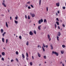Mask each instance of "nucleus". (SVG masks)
Masks as SVG:
<instances>
[{"label": "nucleus", "mask_w": 66, "mask_h": 66, "mask_svg": "<svg viewBox=\"0 0 66 66\" xmlns=\"http://www.w3.org/2000/svg\"><path fill=\"white\" fill-rule=\"evenodd\" d=\"M52 53H53V54H55V55H56V56H58V55H59V54L57 53H56V52H54L53 51Z\"/></svg>", "instance_id": "obj_1"}, {"label": "nucleus", "mask_w": 66, "mask_h": 66, "mask_svg": "<svg viewBox=\"0 0 66 66\" xmlns=\"http://www.w3.org/2000/svg\"><path fill=\"white\" fill-rule=\"evenodd\" d=\"M56 5L57 6H60V3H59V2H58L57 3H56Z\"/></svg>", "instance_id": "obj_2"}, {"label": "nucleus", "mask_w": 66, "mask_h": 66, "mask_svg": "<svg viewBox=\"0 0 66 66\" xmlns=\"http://www.w3.org/2000/svg\"><path fill=\"white\" fill-rule=\"evenodd\" d=\"M50 46L51 47V49H53V46H52V44H50Z\"/></svg>", "instance_id": "obj_3"}, {"label": "nucleus", "mask_w": 66, "mask_h": 66, "mask_svg": "<svg viewBox=\"0 0 66 66\" xmlns=\"http://www.w3.org/2000/svg\"><path fill=\"white\" fill-rule=\"evenodd\" d=\"M29 34L30 35H33V34L32 33V32L30 31L29 32Z\"/></svg>", "instance_id": "obj_4"}, {"label": "nucleus", "mask_w": 66, "mask_h": 66, "mask_svg": "<svg viewBox=\"0 0 66 66\" xmlns=\"http://www.w3.org/2000/svg\"><path fill=\"white\" fill-rule=\"evenodd\" d=\"M58 33L57 34V36H61V32H58Z\"/></svg>", "instance_id": "obj_5"}, {"label": "nucleus", "mask_w": 66, "mask_h": 66, "mask_svg": "<svg viewBox=\"0 0 66 66\" xmlns=\"http://www.w3.org/2000/svg\"><path fill=\"white\" fill-rule=\"evenodd\" d=\"M40 27H41V25H40L38 27V28L39 30H41Z\"/></svg>", "instance_id": "obj_6"}, {"label": "nucleus", "mask_w": 66, "mask_h": 66, "mask_svg": "<svg viewBox=\"0 0 66 66\" xmlns=\"http://www.w3.org/2000/svg\"><path fill=\"white\" fill-rule=\"evenodd\" d=\"M38 56H39V57H40L41 56L40 54H39V52L38 53Z\"/></svg>", "instance_id": "obj_7"}, {"label": "nucleus", "mask_w": 66, "mask_h": 66, "mask_svg": "<svg viewBox=\"0 0 66 66\" xmlns=\"http://www.w3.org/2000/svg\"><path fill=\"white\" fill-rule=\"evenodd\" d=\"M5 3H2V5H4V6L6 7V5L5 4Z\"/></svg>", "instance_id": "obj_8"}, {"label": "nucleus", "mask_w": 66, "mask_h": 66, "mask_svg": "<svg viewBox=\"0 0 66 66\" xmlns=\"http://www.w3.org/2000/svg\"><path fill=\"white\" fill-rule=\"evenodd\" d=\"M1 31L2 33H3L4 31L3 30V29H1Z\"/></svg>", "instance_id": "obj_9"}, {"label": "nucleus", "mask_w": 66, "mask_h": 66, "mask_svg": "<svg viewBox=\"0 0 66 66\" xmlns=\"http://www.w3.org/2000/svg\"><path fill=\"white\" fill-rule=\"evenodd\" d=\"M47 20H46V19H44V22H45V23H47Z\"/></svg>", "instance_id": "obj_10"}, {"label": "nucleus", "mask_w": 66, "mask_h": 66, "mask_svg": "<svg viewBox=\"0 0 66 66\" xmlns=\"http://www.w3.org/2000/svg\"><path fill=\"white\" fill-rule=\"evenodd\" d=\"M6 34V32H4L3 34L2 35L3 37H4L5 36L4 34Z\"/></svg>", "instance_id": "obj_11"}, {"label": "nucleus", "mask_w": 66, "mask_h": 66, "mask_svg": "<svg viewBox=\"0 0 66 66\" xmlns=\"http://www.w3.org/2000/svg\"><path fill=\"white\" fill-rule=\"evenodd\" d=\"M22 57H23V59H24V57H25L24 55H23V54H22Z\"/></svg>", "instance_id": "obj_12"}, {"label": "nucleus", "mask_w": 66, "mask_h": 66, "mask_svg": "<svg viewBox=\"0 0 66 66\" xmlns=\"http://www.w3.org/2000/svg\"><path fill=\"white\" fill-rule=\"evenodd\" d=\"M35 14H31V16H32V17H34L35 16Z\"/></svg>", "instance_id": "obj_13"}, {"label": "nucleus", "mask_w": 66, "mask_h": 66, "mask_svg": "<svg viewBox=\"0 0 66 66\" xmlns=\"http://www.w3.org/2000/svg\"><path fill=\"white\" fill-rule=\"evenodd\" d=\"M6 26L7 28H8V24H7V22H6Z\"/></svg>", "instance_id": "obj_14"}, {"label": "nucleus", "mask_w": 66, "mask_h": 66, "mask_svg": "<svg viewBox=\"0 0 66 66\" xmlns=\"http://www.w3.org/2000/svg\"><path fill=\"white\" fill-rule=\"evenodd\" d=\"M42 49L43 50V51H44V52H45V48H44V47L43 46H42Z\"/></svg>", "instance_id": "obj_15"}, {"label": "nucleus", "mask_w": 66, "mask_h": 66, "mask_svg": "<svg viewBox=\"0 0 66 66\" xmlns=\"http://www.w3.org/2000/svg\"><path fill=\"white\" fill-rule=\"evenodd\" d=\"M2 55H5V53L4 52H3L2 53Z\"/></svg>", "instance_id": "obj_16"}, {"label": "nucleus", "mask_w": 66, "mask_h": 66, "mask_svg": "<svg viewBox=\"0 0 66 66\" xmlns=\"http://www.w3.org/2000/svg\"><path fill=\"white\" fill-rule=\"evenodd\" d=\"M61 54H63L64 53V51H61Z\"/></svg>", "instance_id": "obj_17"}, {"label": "nucleus", "mask_w": 66, "mask_h": 66, "mask_svg": "<svg viewBox=\"0 0 66 66\" xmlns=\"http://www.w3.org/2000/svg\"><path fill=\"white\" fill-rule=\"evenodd\" d=\"M30 64L31 66L32 65H33V63H32V62H30Z\"/></svg>", "instance_id": "obj_18"}, {"label": "nucleus", "mask_w": 66, "mask_h": 66, "mask_svg": "<svg viewBox=\"0 0 66 66\" xmlns=\"http://www.w3.org/2000/svg\"><path fill=\"white\" fill-rule=\"evenodd\" d=\"M39 24H40L41 23V21H40V20H39L38 21Z\"/></svg>", "instance_id": "obj_19"}, {"label": "nucleus", "mask_w": 66, "mask_h": 66, "mask_svg": "<svg viewBox=\"0 0 66 66\" xmlns=\"http://www.w3.org/2000/svg\"><path fill=\"white\" fill-rule=\"evenodd\" d=\"M14 22L16 24H17V23H18V21H16V20H14Z\"/></svg>", "instance_id": "obj_20"}, {"label": "nucleus", "mask_w": 66, "mask_h": 66, "mask_svg": "<svg viewBox=\"0 0 66 66\" xmlns=\"http://www.w3.org/2000/svg\"><path fill=\"white\" fill-rule=\"evenodd\" d=\"M47 37L48 39H49V38H50V35H49V34H48L47 35Z\"/></svg>", "instance_id": "obj_21"}, {"label": "nucleus", "mask_w": 66, "mask_h": 66, "mask_svg": "<svg viewBox=\"0 0 66 66\" xmlns=\"http://www.w3.org/2000/svg\"><path fill=\"white\" fill-rule=\"evenodd\" d=\"M26 44L27 46L29 45V42L27 41V42L26 43Z\"/></svg>", "instance_id": "obj_22"}, {"label": "nucleus", "mask_w": 66, "mask_h": 66, "mask_svg": "<svg viewBox=\"0 0 66 66\" xmlns=\"http://www.w3.org/2000/svg\"><path fill=\"white\" fill-rule=\"evenodd\" d=\"M43 45L44 47L45 48V47H46V45H45L44 44H43Z\"/></svg>", "instance_id": "obj_23"}, {"label": "nucleus", "mask_w": 66, "mask_h": 66, "mask_svg": "<svg viewBox=\"0 0 66 66\" xmlns=\"http://www.w3.org/2000/svg\"><path fill=\"white\" fill-rule=\"evenodd\" d=\"M4 38H2V41L3 43H4Z\"/></svg>", "instance_id": "obj_24"}, {"label": "nucleus", "mask_w": 66, "mask_h": 66, "mask_svg": "<svg viewBox=\"0 0 66 66\" xmlns=\"http://www.w3.org/2000/svg\"><path fill=\"white\" fill-rule=\"evenodd\" d=\"M62 47L63 48H65L66 47V46H65L64 45H62Z\"/></svg>", "instance_id": "obj_25"}, {"label": "nucleus", "mask_w": 66, "mask_h": 66, "mask_svg": "<svg viewBox=\"0 0 66 66\" xmlns=\"http://www.w3.org/2000/svg\"><path fill=\"white\" fill-rule=\"evenodd\" d=\"M28 19H30V16L28 15Z\"/></svg>", "instance_id": "obj_26"}, {"label": "nucleus", "mask_w": 66, "mask_h": 66, "mask_svg": "<svg viewBox=\"0 0 66 66\" xmlns=\"http://www.w3.org/2000/svg\"><path fill=\"white\" fill-rule=\"evenodd\" d=\"M56 23H57V25H59V23L58 22H56Z\"/></svg>", "instance_id": "obj_27"}, {"label": "nucleus", "mask_w": 66, "mask_h": 66, "mask_svg": "<svg viewBox=\"0 0 66 66\" xmlns=\"http://www.w3.org/2000/svg\"><path fill=\"white\" fill-rule=\"evenodd\" d=\"M34 33L35 34H36V31L35 30H34Z\"/></svg>", "instance_id": "obj_28"}, {"label": "nucleus", "mask_w": 66, "mask_h": 66, "mask_svg": "<svg viewBox=\"0 0 66 66\" xmlns=\"http://www.w3.org/2000/svg\"><path fill=\"white\" fill-rule=\"evenodd\" d=\"M26 56L27 57H29V56H28V53H26Z\"/></svg>", "instance_id": "obj_29"}, {"label": "nucleus", "mask_w": 66, "mask_h": 66, "mask_svg": "<svg viewBox=\"0 0 66 66\" xmlns=\"http://www.w3.org/2000/svg\"><path fill=\"white\" fill-rule=\"evenodd\" d=\"M16 54L17 55H18V51H16Z\"/></svg>", "instance_id": "obj_30"}, {"label": "nucleus", "mask_w": 66, "mask_h": 66, "mask_svg": "<svg viewBox=\"0 0 66 66\" xmlns=\"http://www.w3.org/2000/svg\"><path fill=\"white\" fill-rule=\"evenodd\" d=\"M41 3V1L40 0L39 1V5H40Z\"/></svg>", "instance_id": "obj_31"}, {"label": "nucleus", "mask_w": 66, "mask_h": 66, "mask_svg": "<svg viewBox=\"0 0 66 66\" xmlns=\"http://www.w3.org/2000/svg\"><path fill=\"white\" fill-rule=\"evenodd\" d=\"M44 57L45 59H46V56H44Z\"/></svg>", "instance_id": "obj_32"}, {"label": "nucleus", "mask_w": 66, "mask_h": 66, "mask_svg": "<svg viewBox=\"0 0 66 66\" xmlns=\"http://www.w3.org/2000/svg\"><path fill=\"white\" fill-rule=\"evenodd\" d=\"M19 38L20 39H22L21 36H20L19 37Z\"/></svg>", "instance_id": "obj_33"}, {"label": "nucleus", "mask_w": 66, "mask_h": 66, "mask_svg": "<svg viewBox=\"0 0 66 66\" xmlns=\"http://www.w3.org/2000/svg\"><path fill=\"white\" fill-rule=\"evenodd\" d=\"M30 6L31 7H33V8H34V7L33 6V5H32L31 4Z\"/></svg>", "instance_id": "obj_34"}, {"label": "nucleus", "mask_w": 66, "mask_h": 66, "mask_svg": "<svg viewBox=\"0 0 66 66\" xmlns=\"http://www.w3.org/2000/svg\"><path fill=\"white\" fill-rule=\"evenodd\" d=\"M30 2H28L27 3V4H30Z\"/></svg>", "instance_id": "obj_35"}, {"label": "nucleus", "mask_w": 66, "mask_h": 66, "mask_svg": "<svg viewBox=\"0 0 66 66\" xmlns=\"http://www.w3.org/2000/svg\"><path fill=\"white\" fill-rule=\"evenodd\" d=\"M2 60H3V61H4V58L3 57H2L1 59Z\"/></svg>", "instance_id": "obj_36"}, {"label": "nucleus", "mask_w": 66, "mask_h": 66, "mask_svg": "<svg viewBox=\"0 0 66 66\" xmlns=\"http://www.w3.org/2000/svg\"><path fill=\"white\" fill-rule=\"evenodd\" d=\"M40 20L41 22H43V19H41V20Z\"/></svg>", "instance_id": "obj_37"}, {"label": "nucleus", "mask_w": 66, "mask_h": 66, "mask_svg": "<svg viewBox=\"0 0 66 66\" xmlns=\"http://www.w3.org/2000/svg\"><path fill=\"white\" fill-rule=\"evenodd\" d=\"M15 19L17 20V19H18V17L16 16L15 18Z\"/></svg>", "instance_id": "obj_38"}, {"label": "nucleus", "mask_w": 66, "mask_h": 66, "mask_svg": "<svg viewBox=\"0 0 66 66\" xmlns=\"http://www.w3.org/2000/svg\"><path fill=\"white\" fill-rule=\"evenodd\" d=\"M46 9L47 11H48V7H46Z\"/></svg>", "instance_id": "obj_39"}, {"label": "nucleus", "mask_w": 66, "mask_h": 66, "mask_svg": "<svg viewBox=\"0 0 66 66\" xmlns=\"http://www.w3.org/2000/svg\"><path fill=\"white\" fill-rule=\"evenodd\" d=\"M56 20H57L58 21H59V19H58V18H56Z\"/></svg>", "instance_id": "obj_40"}, {"label": "nucleus", "mask_w": 66, "mask_h": 66, "mask_svg": "<svg viewBox=\"0 0 66 66\" xmlns=\"http://www.w3.org/2000/svg\"><path fill=\"white\" fill-rule=\"evenodd\" d=\"M62 26L63 27H65V25H64V24H62Z\"/></svg>", "instance_id": "obj_41"}, {"label": "nucleus", "mask_w": 66, "mask_h": 66, "mask_svg": "<svg viewBox=\"0 0 66 66\" xmlns=\"http://www.w3.org/2000/svg\"><path fill=\"white\" fill-rule=\"evenodd\" d=\"M28 8L29 9H31V7H30V6H28Z\"/></svg>", "instance_id": "obj_42"}, {"label": "nucleus", "mask_w": 66, "mask_h": 66, "mask_svg": "<svg viewBox=\"0 0 66 66\" xmlns=\"http://www.w3.org/2000/svg\"><path fill=\"white\" fill-rule=\"evenodd\" d=\"M59 38V37L58 36H56V38L57 39H58Z\"/></svg>", "instance_id": "obj_43"}, {"label": "nucleus", "mask_w": 66, "mask_h": 66, "mask_svg": "<svg viewBox=\"0 0 66 66\" xmlns=\"http://www.w3.org/2000/svg\"><path fill=\"white\" fill-rule=\"evenodd\" d=\"M16 60V61L17 62H18V59L17 58H16L15 59Z\"/></svg>", "instance_id": "obj_44"}, {"label": "nucleus", "mask_w": 66, "mask_h": 66, "mask_svg": "<svg viewBox=\"0 0 66 66\" xmlns=\"http://www.w3.org/2000/svg\"><path fill=\"white\" fill-rule=\"evenodd\" d=\"M65 7H63V9H64V10H65Z\"/></svg>", "instance_id": "obj_45"}, {"label": "nucleus", "mask_w": 66, "mask_h": 66, "mask_svg": "<svg viewBox=\"0 0 66 66\" xmlns=\"http://www.w3.org/2000/svg\"><path fill=\"white\" fill-rule=\"evenodd\" d=\"M8 40L7 39H6V43H7V42H8Z\"/></svg>", "instance_id": "obj_46"}, {"label": "nucleus", "mask_w": 66, "mask_h": 66, "mask_svg": "<svg viewBox=\"0 0 66 66\" xmlns=\"http://www.w3.org/2000/svg\"><path fill=\"white\" fill-rule=\"evenodd\" d=\"M25 17L26 19H27V15H25Z\"/></svg>", "instance_id": "obj_47"}, {"label": "nucleus", "mask_w": 66, "mask_h": 66, "mask_svg": "<svg viewBox=\"0 0 66 66\" xmlns=\"http://www.w3.org/2000/svg\"><path fill=\"white\" fill-rule=\"evenodd\" d=\"M55 28H56V27H57V26H56V24H55Z\"/></svg>", "instance_id": "obj_48"}, {"label": "nucleus", "mask_w": 66, "mask_h": 66, "mask_svg": "<svg viewBox=\"0 0 66 66\" xmlns=\"http://www.w3.org/2000/svg\"><path fill=\"white\" fill-rule=\"evenodd\" d=\"M62 65L63 66H65V64H64L63 63L62 64Z\"/></svg>", "instance_id": "obj_49"}, {"label": "nucleus", "mask_w": 66, "mask_h": 66, "mask_svg": "<svg viewBox=\"0 0 66 66\" xmlns=\"http://www.w3.org/2000/svg\"><path fill=\"white\" fill-rule=\"evenodd\" d=\"M1 16H2L3 17L4 16V14H2Z\"/></svg>", "instance_id": "obj_50"}, {"label": "nucleus", "mask_w": 66, "mask_h": 66, "mask_svg": "<svg viewBox=\"0 0 66 66\" xmlns=\"http://www.w3.org/2000/svg\"><path fill=\"white\" fill-rule=\"evenodd\" d=\"M13 61H14V60H11V62H13Z\"/></svg>", "instance_id": "obj_51"}, {"label": "nucleus", "mask_w": 66, "mask_h": 66, "mask_svg": "<svg viewBox=\"0 0 66 66\" xmlns=\"http://www.w3.org/2000/svg\"><path fill=\"white\" fill-rule=\"evenodd\" d=\"M57 13H58V14H59V13H60V11H58L57 12Z\"/></svg>", "instance_id": "obj_52"}, {"label": "nucleus", "mask_w": 66, "mask_h": 66, "mask_svg": "<svg viewBox=\"0 0 66 66\" xmlns=\"http://www.w3.org/2000/svg\"><path fill=\"white\" fill-rule=\"evenodd\" d=\"M48 39H49V41H50V40H51V38H50Z\"/></svg>", "instance_id": "obj_53"}, {"label": "nucleus", "mask_w": 66, "mask_h": 66, "mask_svg": "<svg viewBox=\"0 0 66 66\" xmlns=\"http://www.w3.org/2000/svg\"><path fill=\"white\" fill-rule=\"evenodd\" d=\"M32 57L33 60H34V57H33V56H32Z\"/></svg>", "instance_id": "obj_54"}, {"label": "nucleus", "mask_w": 66, "mask_h": 66, "mask_svg": "<svg viewBox=\"0 0 66 66\" xmlns=\"http://www.w3.org/2000/svg\"><path fill=\"white\" fill-rule=\"evenodd\" d=\"M58 27L59 29H60V26H58Z\"/></svg>", "instance_id": "obj_55"}, {"label": "nucleus", "mask_w": 66, "mask_h": 66, "mask_svg": "<svg viewBox=\"0 0 66 66\" xmlns=\"http://www.w3.org/2000/svg\"><path fill=\"white\" fill-rule=\"evenodd\" d=\"M45 47H46V48H48V45H46Z\"/></svg>", "instance_id": "obj_56"}, {"label": "nucleus", "mask_w": 66, "mask_h": 66, "mask_svg": "<svg viewBox=\"0 0 66 66\" xmlns=\"http://www.w3.org/2000/svg\"><path fill=\"white\" fill-rule=\"evenodd\" d=\"M26 60H27V61H28V60H29V59L28 58V57H26Z\"/></svg>", "instance_id": "obj_57"}, {"label": "nucleus", "mask_w": 66, "mask_h": 66, "mask_svg": "<svg viewBox=\"0 0 66 66\" xmlns=\"http://www.w3.org/2000/svg\"><path fill=\"white\" fill-rule=\"evenodd\" d=\"M10 20H12V17L11 16L10 17Z\"/></svg>", "instance_id": "obj_58"}, {"label": "nucleus", "mask_w": 66, "mask_h": 66, "mask_svg": "<svg viewBox=\"0 0 66 66\" xmlns=\"http://www.w3.org/2000/svg\"><path fill=\"white\" fill-rule=\"evenodd\" d=\"M42 34H44V32H42Z\"/></svg>", "instance_id": "obj_59"}, {"label": "nucleus", "mask_w": 66, "mask_h": 66, "mask_svg": "<svg viewBox=\"0 0 66 66\" xmlns=\"http://www.w3.org/2000/svg\"><path fill=\"white\" fill-rule=\"evenodd\" d=\"M7 11H8V12H10V10H9V9H7Z\"/></svg>", "instance_id": "obj_60"}, {"label": "nucleus", "mask_w": 66, "mask_h": 66, "mask_svg": "<svg viewBox=\"0 0 66 66\" xmlns=\"http://www.w3.org/2000/svg\"><path fill=\"white\" fill-rule=\"evenodd\" d=\"M28 5H26V7H28Z\"/></svg>", "instance_id": "obj_61"}, {"label": "nucleus", "mask_w": 66, "mask_h": 66, "mask_svg": "<svg viewBox=\"0 0 66 66\" xmlns=\"http://www.w3.org/2000/svg\"><path fill=\"white\" fill-rule=\"evenodd\" d=\"M39 47V45L38 46V48Z\"/></svg>", "instance_id": "obj_62"}, {"label": "nucleus", "mask_w": 66, "mask_h": 66, "mask_svg": "<svg viewBox=\"0 0 66 66\" xmlns=\"http://www.w3.org/2000/svg\"><path fill=\"white\" fill-rule=\"evenodd\" d=\"M56 15H57V13H56Z\"/></svg>", "instance_id": "obj_63"}, {"label": "nucleus", "mask_w": 66, "mask_h": 66, "mask_svg": "<svg viewBox=\"0 0 66 66\" xmlns=\"http://www.w3.org/2000/svg\"><path fill=\"white\" fill-rule=\"evenodd\" d=\"M1 56H2L1 55H0V57H1Z\"/></svg>", "instance_id": "obj_64"}]
</instances>
